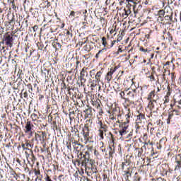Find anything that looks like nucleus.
<instances>
[{
	"label": "nucleus",
	"mask_w": 181,
	"mask_h": 181,
	"mask_svg": "<svg viewBox=\"0 0 181 181\" xmlns=\"http://www.w3.org/2000/svg\"><path fill=\"white\" fill-rule=\"evenodd\" d=\"M109 119L114 123L113 128L118 127V122H122V114L121 113V109L119 107H115L112 112L110 113Z\"/></svg>",
	"instance_id": "f257e3e1"
},
{
	"label": "nucleus",
	"mask_w": 181,
	"mask_h": 181,
	"mask_svg": "<svg viewBox=\"0 0 181 181\" xmlns=\"http://www.w3.org/2000/svg\"><path fill=\"white\" fill-rule=\"evenodd\" d=\"M81 166L85 167V172L87 173L88 176H91L93 173H98V170H97V165L94 164V160H89V161L81 162Z\"/></svg>",
	"instance_id": "f03ea898"
},
{
	"label": "nucleus",
	"mask_w": 181,
	"mask_h": 181,
	"mask_svg": "<svg viewBox=\"0 0 181 181\" xmlns=\"http://www.w3.org/2000/svg\"><path fill=\"white\" fill-rule=\"evenodd\" d=\"M109 135L110 136L111 143L112 144V146H108L106 148V151L105 153V158L106 159H114V153H115V146H114V144L115 142V139L114 138V134H112V132H109Z\"/></svg>",
	"instance_id": "7ed1b4c3"
},
{
	"label": "nucleus",
	"mask_w": 181,
	"mask_h": 181,
	"mask_svg": "<svg viewBox=\"0 0 181 181\" xmlns=\"http://www.w3.org/2000/svg\"><path fill=\"white\" fill-rule=\"evenodd\" d=\"M86 151L84 152L85 154H83V152H80L79 155L78 154V158L81 156L84 159L82 160L83 163L86 162H90V156L93 154V149H94V146L93 145H86Z\"/></svg>",
	"instance_id": "20e7f679"
},
{
	"label": "nucleus",
	"mask_w": 181,
	"mask_h": 181,
	"mask_svg": "<svg viewBox=\"0 0 181 181\" xmlns=\"http://www.w3.org/2000/svg\"><path fill=\"white\" fill-rule=\"evenodd\" d=\"M96 124L98 126V136L100 139H104V134L108 132V126L103 122V120L98 119Z\"/></svg>",
	"instance_id": "39448f33"
},
{
	"label": "nucleus",
	"mask_w": 181,
	"mask_h": 181,
	"mask_svg": "<svg viewBox=\"0 0 181 181\" xmlns=\"http://www.w3.org/2000/svg\"><path fill=\"white\" fill-rule=\"evenodd\" d=\"M117 124H119V136L120 139H124V138H125V135L129 132L128 130V128H129V124H127L122 122H117Z\"/></svg>",
	"instance_id": "423d86ee"
},
{
	"label": "nucleus",
	"mask_w": 181,
	"mask_h": 181,
	"mask_svg": "<svg viewBox=\"0 0 181 181\" xmlns=\"http://www.w3.org/2000/svg\"><path fill=\"white\" fill-rule=\"evenodd\" d=\"M0 45H5L7 47L13 46V36L9 34L4 35Z\"/></svg>",
	"instance_id": "0eeeda50"
},
{
	"label": "nucleus",
	"mask_w": 181,
	"mask_h": 181,
	"mask_svg": "<svg viewBox=\"0 0 181 181\" xmlns=\"http://www.w3.org/2000/svg\"><path fill=\"white\" fill-rule=\"evenodd\" d=\"M83 139H81V142H83L85 145H86L87 142L90 141V128H88V125L85 124L82 129L81 132Z\"/></svg>",
	"instance_id": "6e6552de"
},
{
	"label": "nucleus",
	"mask_w": 181,
	"mask_h": 181,
	"mask_svg": "<svg viewBox=\"0 0 181 181\" xmlns=\"http://www.w3.org/2000/svg\"><path fill=\"white\" fill-rule=\"evenodd\" d=\"M33 127L35 126L32 124V122H26L23 131L25 134L28 135V138H32V136H33Z\"/></svg>",
	"instance_id": "1a4fd4ad"
},
{
	"label": "nucleus",
	"mask_w": 181,
	"mask_h": 181,
	"mask_svg": "<svg viewBox=\"0 0 181 181\" xmlns=\"http://www.w3.org/2000/svg\"><path fill=\"white\" fill-rule=\"evenodd\" d=\"M142 148L144 151V155H147L151 151V156H154L155 152L153 151V144L152 142H144Z\"/></svg>",
	"instance_id": "9d476101"
},
{
	"label": "nucleus",
	"mask_w": 181,
	"mask_h": 181,
	"mask_svg": "<svg viewBox=\"0 0 181 181\" xmlns=\"http://www.w3.org/2000/svg\"><path fill=\"white\" fill-rule=\"evenodd\" d=\"M71 134L69 135L70 142H74L77 141V138L80 136L78 134V129L76 126L71 127Z\"/></svg>",
	"instance_id": "9b49d317"
},
{
	"label": "nucleus",
	"mask_w": 181,
	"mask_h": 181,
	"mask_svg": "<svg viewBox=\"0 0 181 181\" xmlns=\"http://www.w3.org/2000/svg\"><path fill=\"white\" fill-rule=\"evenodd\" d=\"M156 105H158V100H148V108H149L151 111L148 117H153V114L156 112V110H156Z\"/></svg>",
	"instance_id": "f8f14e48"
},
{
	"label": "nucleus",
	"mask_w": 181,
	"mask_h": 181,
	"mask_svg": "<svg viewBox=\"0 0 181 181\" xmlns=\"http://www.w3.org/2000/svg\"><path fill=\"white\" fill-rule=\"evenodd\" d=\"M131 13H132L131 8H129L127 7H125L124 8H121L119 10V15L120 18H122V19H127V18H128V16Z\"/></svg>",
	"instance_id": "ddd939ff"
},
{
	"label": "nucleus",
	"mask_w": 181,
	"mask_h": 181,
	"mask_svg": "<svg viewBox=\"0 0 181 181\" xmlns=\"http://www.w3.org/2000/svg\"><path fill=\"white\" fill-rule=\"evenodd\" d=\"M119 69V65L115 66V67H111L110 71H108L105 76V80L107 83H110L112 80V75Z\"/></svg>",
	"instance_id": "4468645a"
},
{
	"label": "nucleus",
	"mask_w": 181,
	"mask_h": 181,
	"mask_svg": "<svg viewBox=\"0 0 181 181\" xmlns=\"http://www.w3.org/2000/svg\"><path fill=\"white\" fill-rule=\"evenodd\" d=\"M83 112H85V118H91L95 114V110L92 108L91 106H87Z\"/></svg>",
	"instance_id": "2eb2a0df"
},
{
	"label": "nucleus",
	"mask_w": 181,
	"mask_h": 181,
	"mask_svg": "<svg viewBox=\"0 0 181 181\" xmlns=\"http://www.w3.org/2000/svg\"><path fill=\"white\" fill-rule=\"evenodd\" d=\"M115 43H117V40H115L111 42L110 45H108L107 37H102V45L105 49H111L112 47H114V45H115Z\"/></svg>",
	"instance_id": "dca6fc26"
},
{
	"label": "nucleus",
	"mask_w": 181,
	"mask_h": 181,
	"mask_svg": "<svg viewBox=\"0 0 181 181\" xmlns=\"http://www.w3.org/2000/svg\"><path fill=\"white\" fill-rule=\"evenodd\" d=\"M158 98L159 95L156 94V90H151L147 95V101H153V100L158 101Z\"/></svg>",
	"instance_id": "f3484780"
},
{
	"label": "nucleus",
	"mask_w": 181,
	"mask_h": 181,
	"mask_svg": "<svg viewBox=\"0 0 181 181\" xmlns=\"http://www.w3.org/2000/svg\"><path fill=\"white\" fill-rule=\"evenodd\" d=\"M123 105L126 110H128L129 107H135L136 104H135V101H134V100L127 98H124V103H123Z\"/></svg>",
	"instance_id": "a211bd4d"
},
{
	"label": "nucleus",
	"mask_w": 181,
	"mask_h": 181,
	"mask_svg": "<svg viewBox=\"0 0 181 181\" xmlns=\"http://www.w3.org/2000/svg\"><path fill=\"white\" fill-rule=\"evenodd\" d=\"M91 93H95L98 90L100 91L101 90V86L98 84V81H93L90 84Z\"/></svg>",
	"instance_id": "6ab92c4d"
},
{
	"label": "nucleus",
	"mask_w": 181,
	"mask_h": 181,
	"mask_svg": "<svg viewBox=\"0 0 181 181\" xmlns=\"http://www.w3.org/2000/svg\"><path fill=\"white\" fill-rule=\"evenodd\" d=\"M124 117H125V119L124 120V119L122 118V122H120L128 125V124H129V122L131 121V118L132 117L131 116V109L130 108L127 109V112L124 115Z\"/></svg>",
	"instance_id": "aec40b11"
},
{
	"label": "nucleus",
	"mask_w": 181,
	"mask_h": 181,
	"mask_svg": "<svg viewBox=\"0 0 181 181\" xmlns=\"http://www.w3.org/2000/svg\"><path fill=\"white\" fill-rule=\"evenodd\" d=\"M131 165H132V161L131 160V159L129 158H124V160L122 162V170H125V168H132V166H131Z\"/></svg>",
	"instance_id": "412c9836"
},
{
	"label": "nucleus",
	"mask_w": 181,
	"mask_h": 181,
	"mask_svg": "<svg viewBox=\"0 0 181 181\" xmlns=\"http://www.w3.org/2000/svg\"><path fill=\"white\" fill-rule=\"evenodd\" d=\"M71 142L72 143L74 151L78 152V153H80V151H81V149L84 148V145L78 143V141L77 140L75 141H71Z\"/></svg>",
	"instance_id": "4be33fe9"
},
{
	"label": "nucleus",
	"mask_w": 181,
	"mask_h": 181,
	"mask_svg": "<svg viewBox=\"0 0 181 181\" xmlns=\"http://www.w3.org/2000/svg\"><path fill=\"white\" fill-rule=\"evenodd\" d=\"M172 94V88H170V86H168L167 87V93L166 95L164 96L163 99V104H168L170 101V95Z\"/></svg>",
	"instance_id": "5701e85b"
},
{
	"label": "nucleus",
	"mask_w": 181,
	"mask_h": 181,
	"mask_svg": "<svg viewBox=\"0 0 181 181\" xmlns=\"http://www.w3.org/2000/svg\"><path fill=\"white\" fill-rule=\"evenodd\" d=\"M126 95L128 97L127 98H130V100H134L135 97H136V89L126 90Z\"/></svg>",
	"instance_id": "b1692460"
},
{
	"label": "nucleus",
	"mask_w": 181,
	"mask_h": 181,
	"mask_svg": "<svg viewBox=\"0 0 181 181\" xmlns=\"http://www.w3.org/2000/svg\"><path fill=\"white\" fill-rule=\"evenodd\" d=\"M146 121V117H145V114L139 113L137 115V119H136V124H144Z\"/></svg>",
	"instance_id": "393cba45"
},
{
	"label": "nucleus",
	"mask_w": 181,
	"mask_h": 181,
	"mask_svg": "<svg viewBox=\"0 0 181 181\" xmlns=\"http://www.w3.org/2000/svg\"><path fill=\"white\" fill-rule=\"evenodd\" d=\"M133 8V12L136 15V13H139V11L142 10V5L139 2H136Z\"/></svg>",
	"instance_id": "a878e982"
},
{
	"label": "nucleus",
	"mask_w": 181,
	"mask_h": 181,
	"mask_svg": "<svg viewBox=\"0 0 181 181\" xmlns=\"http://www.w3.org/2000/svg\"><path fill=\"white\" fill-rule=\"evenodd\" d=\"M30 160H31V163H30V160H29V158H28V163H30V165H31V166H33V165H35V162H36L37 160V158H36V156H35V154L33 153V150H30Z\"/></svg>",
	"instance_id": "bb28decb"
},
{
	"label": "nucleus",
	"mask_w": 181,
	"mask_h": 181,
	"mask_svg": "<svg viewBox=\"0 0 181 181\" xmlns=\"http://www.w3.org/2000/svg\"><path fill=\"white\" fill-rule=\"evenodd\" d=\"M132 167H128L127 170H124L125 180H129V177L132 176Z\"/></svg>",
	"instance_id": "cd10ccee"
},
{
	"label": "nucleus",
	"mask_w": 181,
	"mask_h": 181,
	"mask_svg": "<svg viewBox=\"0 0 181 181\" xmlns=\"http://www.w3.org/2000/svg\"><path fill=\"white\" fill-rule=\"evenodd\" d=\"M168 142V138L166 136L162 137L159 141L158 146H157L158 149H162L165 146V144Z\"/></svg>",
	"instance_id": "c85d7f7f"
},
{
	"label": "nucleus",
	"mask_w": 181,
	"mask_h": 181,
	"mask_svg": "<svg viewBox=\"0 0 181 181\" xmlns=\"http://www.w3.org/2000/svg\"><path fill=\"white\" fill-rule=\"evenodd\" d=\"M136 4V0H126V8H129V9H131V8H134Z\"/></svg>",
	"instance_id": "c756f323"
},
{
	"label": "nucleus",
	"mask_w": 181,
	"mask_h": 181,
	"mask_svg": "<svg viewBox=\"0 0 181 181\" xmlns=\"http://www.w3.org/2000/svg\"><path fill=\"white\" fill-rule=\"evenodd\" d=\"M134 153L136 155L137 158H141L142 155L144 153V148H134Z\"/></svg>",
	"instance_id": "7c9ffc66"
},
{
	"label": "nucleus",
	"mask_w": 181,
	"mask_h": 181,
	"mask_svg": "<svg viewBox=\"0 0 181 181\" xmlns=\"http://www.w3.org/2000/svg\"><path fill=\"white\" fill-rule=\"evenodd\" d=\"M86 76H88V73H87V71L84 70V68H83L80 76V80L81 82L86 83Z\"/></svg>",
	"instance_id": "2f4dec72"
},
{
	"label": "nucleus",
	"mask_w": 181,
	"mask_h": 181,
	"mask_svg": "<svg viewBox=\"0 0 181 181\" xmlns=\"http://www.w3.org/2000/svg\"><path fill=\"white\" fill-rule=\"evenodd\" d=\"M51 5L52 4L49 1L43 0L40 5V8H42V9H47L49 6H51Z\"/></svg>",
	"instance_id": "473e14b6"
},
{
	"label": "nucleus",
	"mask_w": 181,
	"mask_h": 181,
	"mask_svg": "<svg viewBox=\"0 0 181 181\" xmlns=\"http://www.w3.org/2000/svg\"><path fill=\"white\" fill-rule=\"evenodd\" d=\"M135 128H136V134H141V132H142V129H144V123H141V124L136 123Z\"/></svg>",
	"instance_id": "72a5a7b5"
},
{
	"label": "nucleus",
	"mask_w": 181,
	"mask_h": 181,
	"mask_svg": "<svg viewBox=\"0 0 181 181\" xmlns=\"http://www.w3.org/2000/svg\"><path fill=\"white\" fill-rule=\"evenodd\" d=\"M180 169H181V159L180 160H176L174 171L175 172H178L180 173Z\"/></svg>",
	"instance_id": "f704fd0d"
},
{
	"label": "nucleus",
	"mask_w": 181,
	"mask_h": 181,
	"mask_svg": "<svg viewBox=\"0 0 181 181\" xmlns=\"http://www.w3.org/2000/svg\"><path fill=\"white\" fill-rule=\"evenodd\" d=\"M96 104V110L97 112H98L99 115H103L104 114V111H103V107L100 103L95 102Z\"/></svg>",
	"instance_id": "c9c22d12"
},
{
	"label": "nucleus",
	"mask_w": 181,
	"mask_h": 181,
	"mask_svg": "<svg viewBox=\"0 0 181 181\" xmlns=\"http://www.w3.org/2000/svg\"><path fill=\"white\" fill-rule=\"evenodd\" d=\"M52 46L56 49V50H59V49H62V45L59 42H57V40H55L52 42Z\"/></svg>",
	"instance_id": "e433bc0d"
},
{
	"label": "nucleus",
	"mask_w": 181,
	"mask_h": 181,
	"mask_svg": "<svg viewBox=\"0 0 181 181\" xmlns=\"http://www.w3.org/2000/svg\"><path fill=\"white\" fill-rule=\"evenodd\" d=\"M164 19H165V21H168V23H169V22H172V21H173V13H170V14L165 15L164 16Z\"/></svg>",
	"instance_id": "4c0bfd02"
},
{
	"label": "nucleus",
	"mask_w": 181,
	"mask_h": 181,
	"mask_svg": "<svg viewBox=\"0 0 181 181\" xmlns=\"http://www.w3.org/2000/svg\"><path fill=\"white\" fill-rule=\"evenodd\" d=\"M108 48H103L102 49L99 50L98 52L95 55V59H98L100 57V54H104V53H105V52H107V49Z\"/></svg>",
	"instance_id": "58836bf2"
},
{
	"label": "nucleus",
	"mask_w": 181,
	"mask_h": 181,
	"mask_svg": "<svg viewBox=\"0 0 181 181\" xmlns=\"http://www.w3.org/2000/svg\"><path fill=\"white\" fill-rule=\"evenodd\" d=\"M24 144L25 145V147H27V149L28 151H32V149L29 148H33V144H30V141L25 140Z\"/></svg>",
	"instance_id": "ea45409f"
},
{
	"label": "nucleus",
	"mask_w": 181,
	"mask_h": 181,
	"mask_svg": "<svg viewBox=\"0 0 181 181\" xmlns=\"http://www.w3.org/2000/svg\"><path fill=\"white\" fill-rule=\"evenodd\" d=\"M155 73H156L155 71H153L151 73V75L149 76H148V78H149V81H151L152 83V81H156V78H155Z\"/></svg>",
	"instance_id": "a19ab883"
},
{
	"label": "nucleus",
	"mask_w": 181,
	"mask_h": 181,
	"mask_svg": "<svg viewBox=\"0 0 181 181\" xmlns=\"http://www.w3.org/2000/svg\"><path fill=\"white\" fill-rule=\"evenodd\" d=\"M52 168L53 172H56V170L58 172H62V170L59 168V163L57 162H55V163L52 164Z\"/></svg>",
	"instance_id": "79ce46f5"
},
{
	"label": "nucleus",
	"mask_w": 181,
	"mask_h": 181,
	"mask_svg": "<svg viewBox=\"0 0 181 181\" xmlns=\"http://www.w3.org/2000/svg\"><path fill=\"white\" fill-rule=\"evenodd\" d=\"M103 75V71H99L97 72L95 78L96 80V81L100 82V78H101V76Z\"/></svg>",
	"instance_id": "37998d69"
},
{
	"label": "nucleus",
	"mask_w": 181,
	"mask_h": 181,
	"mask_svg": "<svg viewBox=\"0 0 181 181\" xmlns=\"http://www.w3.org/2000/svg\"><path fill=\"white\" fill-rule=\"evenodd\" d=\"M166 39H168L169 43H172V42H173V36L170 34V32L167 33Z\"/></svg>",
	"instance_id": "c03bdc74"
},
{
	"label": "nucleus",
	"mask_w": 181,
	"mask_h": 181,
	"mask_svg": "<svg viewBox=\"0 0 181 181\" xmlns=\"http://www.w3.org/2000/svg\"><path fill=\"white\" fill-rule=\"evenodd\" d=\"M165 173V176H168V177H170V174L173 173V169L169 168L168 170L163 171V173Z\"/></svg>",
	"instance_id": "a18cd8bd"
},
{
	"label": "nucleus",
	"mask_w": 181,
	"mask_h": 181,
	"mask_svg": "<svg viewBox=\"0 0 181 181\" xmlns=\"http://www.w3.org/2000/svg\"><path fill=\"white\" fill-rule=\"evenodd\" d=\"M35 141H40L41 144H43V140L42 139V135H40L37 133H35Z\"/></svg>",
	"instance_id": "49530a36"
},
{
	"label": "nucleus",
	"mask_w": 181,
	"mask_h": 181,
	"mask_svg": "<svg viewBox=\"0 0 181 181\" xmlns=\"http://www.w3.org/2000/svg\"><path fill=\"white\" fill-rule=\"evenodd\" d=\"M41 139H42V142H45L46 141V138L47 136V134H46V132H41Z\"/></svg>",
	"instance_id": "de8ad7c7"
},
{
	"label": "nucleus",
	"mask_w": 181,
	"mask_h": 181,
	"mask_svg": "<svg viewBox=\"0 0 181 181\" xmlns=\"http://www.w3.org/2000/svg\"><path fill=\"white\" fill-rule=\"evenodd\" d=\"M100 21L103 23V28H105V26H107V20H105L104 17H100Z\"/></svg>",
	"instance_id": "09e8293b"
},
{
	"label": "nucleus",
	"mask_w": 181,
	"mask_h": 181,
	"mask_svg": "<svg viewBox=\"0 0 181 181\" xmlns=\"http://www.w3.org/2000/svg\"><path fill=\"white\" fill-rule=\"evenodd\" d=\"M124 50V49H122V45H119L117 51L115 53V56H118V54H119V53H122Z\"/></svg>",
	"instance_id": "8fccbe9b"
},
{
	"label": "nucleus",
	"mask_w": 181,
	"mask_h": 181,
	"mask_svg": "<svg viewBox=\"0 0 181 181\" xmlns=\"http://www.w3.org/2000/svg\"><path fill=\"white\" fill-rule=\"evenodd\" d=\"M128 90H124V91H121L120 93H119V95L121 97V98H122V100H125V95H127V91Z\"/></svg>",
	"instance_id": "3c124183"
},
{
	"label": "nucleus",
	"mask_w": 181,
	"mask_h": 181,
	"mask_svg": "<svg viewBox=\"0 0 181 181\" xmlns=\"http://www.w3.org/2000/svg\"><path fill=\"white\" fill-rule=\"evenodd\" d=\"M30 117L33 119V121H37V119H39V116L35 113H33Z\"/></svg>",
	"instance_id": "603ef678"
},
{
	"label": "nucleus",
	"mask_w": 181,
	"mask_h": 181,
	"mask_svg": "<svg viewBox=\"0 0 181 181\" xmlns=\"http://www.w3.org/2000/svg\"><path fill=\"white\" fill-rule=\"evenodd\" d=\"M21 176L22 177H23V179H25V174H21V173H19V174H17L16 173V175H14V179H16V180H18V177H21Z\"/></svg>",
	"instance_id": "864d4df0"
},
{
	"label": "nucleus",
	"mask_w": 181,
	"mask_h": 181,
	"mask_svg": "<svg viewBox=\"0 0 181 181\" xmlns=\"http://www.w3.org/2000/svg\"><path fill=\"white\" fill-rule=\"evenodd\" d=\"M9 169H10L9 173H10L11 176H13V177H14L15 175H16V172L11 167H9Z\"/></svg>",
	"instance_id": "5fc2aeb1"
},
{
	"label": "nucleus",
	"mask_w": 181,
	"mask_h": 181,
	"mask_svg": "<svg viewBox=\"0 0 181 181\" xmlns=\"http://www.w3.org/2000/svg\"><path fill=\"white\" fill-rule=\"evenodd\" d=\"M157 16H165V10L161 9L158 11Z\"/></svg>",
	"instance_id": "6e6d98bb"
},
{
	"label": "nucleus",
	"mask_w": 181,
	"mask_h": 181,
	"mask_svg": "<svg viewBox=\"0 0 181 181\" xmlns=\"http://www.w3.org/2000/svg\"><path fill=\"white\" fill-rule=\"evenodd\" d=\"M58 181H66V177H64V175L61 174L58 176Z\"/></svg>",
	"instance_id": "4d7b16f0"
},
{
	"label": "nucleus",
	"mask_w": 181,
	"mask_h": 181,
	"mask_svg": "<svg viewBox=\"0 0 181 181\" xmlns=\"http://www.w3.org/2000/svg\"><path fill=\"white\" fill-rule=\"evenodd\" d=\"M100 151L105 153L107 151V148H105V146H104V143H103V142H102V146L100 147Z\"/></svg>",
	"instance_id": "13d9d810"
},
{
	"label": "nucleus",
	"mask_w": 181,
	"mask_h": 181,
	"mask_svg": "<svg viewBox=\"0 0 181 181\" xmlns=\"http://www.w3.org/2000/svg\"><path fill=\"white\" fill-rule=\"evenodd\" d=\"M27 87L29 89L28 92L32 94V93H33V88L32 87V84L31 83L27 84Z\"/></svg>",
	"instance_id": "bf43d9fd"
},
{
	"label": "nucleus",
	"mask_w": 181,
	"mask_h": 181,
	"mask_svg": "<svg viewBox=\"0 0 181 181\" xmlns=\"http://www.w3.org/2000/svg\"><path fill=\"white\" fill-rule=\"evenodd\" d=\"M34 173L36 176H40L42 174L40 173V169H34Z\"/></svg>",
	"instance_id": "052dcab7"
},
{
	"label": "nucleus",
	"mask_w": 181,
	"mask_h": 181,
	"mask_svg": "<svg viewBox=\"0 0 181 181\" xmlns=\"http://www.w3.org/2000/svg\"><path fill=\"white\" fill-rule=\"evenodd\" d=\"M35 181H42L43 180V175H37L35 180Z\"/></svg>",
	"instance_id": "680f3d73"
},
{
	"label": "nucleus",
	"mask_w": 181,
	"mask_h": 181,
	"mask_svg": "<svg viewBox=\"0 0 181 181\" xmlns=\"http://www.w3.org/2000/svg\"><path fill=\"white\" fill-rule=\"evenodd\" d=\"M83 49L85 50V52H90L91 48L90 47V45H86L83 47Z\"/></svg>",
	"instance_id": "e2e57ef3"
},
{
	"label": "nucleus",
	"mask_w": 181,
	"mask_h": 181,
	"mask_svg": "<svg viewBox=\"0 0 181 181\" xmlns=\"http://www.w3.org/2000/svg\"><path fill=\"white\" fill-rule=\"evenodd\" d=\"M140 52H143V53H148L149 50L148 49L144 48V47H139Z\"/></svg>",
	"instance_id": "0e129e2a"
},
{
	"label": "nucleus",
	"mask_w": 181,
	"mask_h": 181,
	"mask_svg": "<svg viewBox=\"0 0 181 181\" xmlns=\"http://www.w3.org/2000/svg\"><path fill=\"white\" fill-rule=\"evenodd\" d=\"M67 88V86L66 85V83H64V81H63L61 83V90H66Z\"/></svg>",
	"instance_id": "69168bd1"
},
{
	"label": "nucleus",
	"mask_w": 181,
	"mask_h": 181,
	"mask_svg": "<svg viewBox=\"0 0 181 181\" xmlns=\"http://www.w3.org/2000/svg\"><path fill=\"white\" fill-rule=\"evenodd\" d=\"M72 162L74 165H76V163L78 166H80V165H81V161L80 160V159H77L76 160H72Z\"/></svg>",
	"instance_id": "338daca9"
},
{
	"label": "nucleus",
	"mask_w": 181,
	"mask_h": 181,
	"mask_svg": "<svg viewBox=\"0 0 181 181\" xmlns=\"http://www.w3.org/2000/svg\"><path fill=\"white\" fill-rule=\"evenodd\" d=\"M45 181H53V180H52L50 176H49L48 175H47L46 177H45Z\"/></svg>",
	"instance_id": "774afa93"
}]
</instances>
